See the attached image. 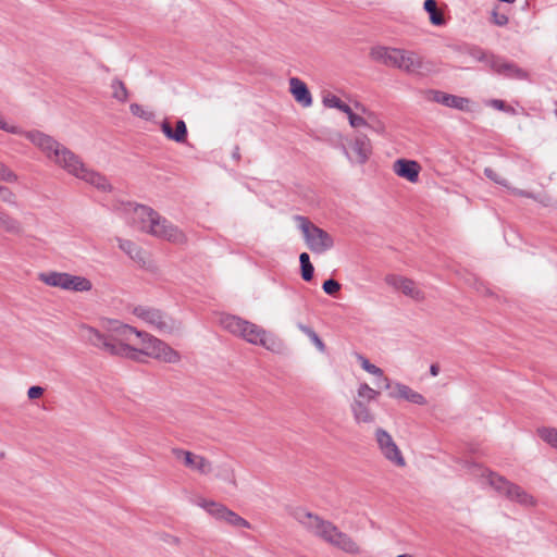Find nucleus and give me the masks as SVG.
<instances>
[{"label": "nucleus", "mask_w": 557, "mask_h": 557, "mask_svg": "<svg viewBox=\"0 0 557 557\" xmlns=\"http://www.w3.org/2000/svg\"><path fill=\"white\" fill-rule=\"evenodd\" d=\"M161 131L171 140L176 143H185L187 139V127L183 120L176 122L175 131H173L171 124L168 121L161 123Z\"/></svg>", "instance_id": "4be33fe9"}, {"label": "nucleus", "mask_w": 557, "mask_h": 557, "mask_svg": "<svg viewBox=\"0 0 557 557\" xmlns=\"http://www.w3.org/2000/svg\"><path fill=\"white\" fill-rule=\"evenodd\" d=\"M389 397L406 399V400H408L412 404H417V405L426 404V400L422 394L414 392L409 386H407L403 383L394 384V389L389 393Z\"/></svg>", "instance_id": "aec40b11"}, {"label": "nucleus", "mask_w": 557, "mask_h": 557, "mask_svg": "<svg viewBox=\"0 0 557 557\" xmlns=\"http://www.w3.org/2000/svg\"><path fill=\"white\" fill-rule=\"evenodd\" d=\"M289 90L298 103L304 107H310L312 104V97L307 85L298 77H292L289 79Z\"/></svg>", "instance_id": "a211bd4d"}, {"label": "nucleus", "mask_w": 557, "mask_h": 557, "mask_svg": "<svg viewBox=\"0 0 557 557\" xmlns=\"http://www.w3.org/2000/svg\"><path fill=\"white\" fill-rule=\"evenodd\" d=\"M299 262H300V265L311 263V262H310V257H309V255H308L307 252H302V253H300V256H299Z\"/></svg>", "instance_id": "de8ad7c7"}, {"label": "nucleus", "mask_w": 557, "mask_h": 557, "mask_svg": "<svg viewBox=\"0 0 557 557\" xmlns=\"http://www.w3.org/2000/svg\"><path fill=\"white\" fill-rule=\"evenodd\" d=\"M323 103H324L325 107L336 108V109H338L339 111H342V112H344L346 114L350 113V110H351V108L348 104L343 102L335 95H327V96L323 97Z\"/></svg>", "instance_id": "72a5a7b5"}, {"label": "nucleus", "mask_w": 557, "mask_h": 557, "mask_svg": "<svg viewBox=\"0 0 557 557\" xmlns=\"http://www.w3.org/2000/svg\"><path fill=\"white\" fill-rule=\"evenodd\" d=\"M295 219L298 222V227L304 235L308 248L313 253H323L333 248L334 240L326 231L314 225L302 215H296Z\"/></svg>", "instance_id": "423d86ee"}, {"label": "nucleus", "mask_w": 557, "mask_h": 557, "mask_svg": "<svg viewBox=\"0 0 557 557\" xmlns=\"http://www.w3.org/2000/svg\"><path fill=\"white\" fill-rule=\"evenodd\" d=\"M398 48L377 46L371 49V58L385 66L394 67L397 61Z\"/></svg>", "instance_id": "412c9836"}, {"label": "nucleus", "mask_w": 557, "mask_h": 557, "mask_svg": "<svg viewBox=\"0 0 557 557\" xmlns=\"http://www.w3.org/2000/svg\"><path fill=\"white\" fill-rule=\"evenodd\" d=\"M374 435L384 458L397 467H405L406 460L392 435L382 428H377Z\"/></svg>", "instance_id": "9d476101"}, {"label": "nucleus", "mask_w": 557, "mask_h": 557, "mask_svg": "<svg viewBox=\"0 0 557 557\" xmlns=\"http://www.w3.org/2000/svg\"><path fill=\"white\" fill-rule=\"evenodd\" d=\"M394 69L410 75H426L433 71V63L413 50L398 48Z\"/></svg>", "instance_id": "6e6552de"}, {"label": "nucleus", "mask_w": 557, "mask_h": 557, "mask_svg": "<svg viewBox=\"0 0 557 557\" xmlns=\"http://www.w3.org/2000/svg\"><path fill=\"white\" fill-rule=\"evenodd\" d=\"M38 278L48 286L59 287L64 290L70 289V273L55 271L42 272L39 273Z\"/></svg>", "instance_id": "6ab92c4d"}, {"label": "nucleus", "mask_w": 557, "mask_h": 557, "mask_svg": "<svg viewBox=\"0 0 557 557\" xmlns=\"http://www.w3.org/2000/svg\"><path fill=\"white\" fill-rule=\"evenodd\" d=\"M119 248L123 250L129 258L136 261H144V252L141 248L134 242L123 238H117Z\"/></svg>", "instance_id": "393cba45"}, {"label": "nucleus", "mask_w": 557, "mask_h": 557, "mask_svg": "<svg viewBox=\"0 0 557 557\" xmlns=\"http://www.w3.org/2000/svg\"><path fill=\"white\" fill-rule=\"evenodd\" d=\"M356 108H357L358 110H360L361 112H363V113H366V112H367V110H366V108H364L363 106L357 104V106H356Z\"/></svg>", "instance_id": "603ef678"}, {"label": "nucleus", "mask_w": 557, "mask_h": 557, "mask_svg": "<svg viewBox=\"0 0 557 557\" xmlns=\"http://www.w3.org/2000/svg\"><path fill=\"white\" fill-rule=\"evenodd\" d=\"M351 153L344 148V152L351 162L364 164L372 154L370 139L364 134H357L350 144Z\"/></svg>", "instance_id": "f8f14e48"}, {"label": "nucleus", "mask_w": 557, "mask_h": 557, "mask_svg": "<svg viewBox=\"0 0 557 557\" xmlns=\"http://www.w3.org/2000/svg\"><path fill=\"white\" fill-rule=\"evenodd\" d=\"M484 174L487 178H490L491 181H493L494 183L498 184V185H502L504 187H508V182L506 178L502 177L498 173H496V171H494L493 169L491 168H485L484 169Z\"/></svg>", "instance_id": "4c0bfd02"}, {"label": "nucleus", "mask_w": 557, "mask_h": 557, "mask_svg": "<svg viewBox=\"0 0 557 557\" xmlns=\"http://www.w3.org/2000/svg\"><path fill=\"white\" fill-rule=\"evenodd\" d=\"M197 505L203 508L210 516L222 521L227 512V507L213 500L200 499Z\"/></svg>", "instance_id": "b1692460"}, {"label": "nucleus", "mask_w": 557, "mask_h": 557, "mask_svg": "<svg viewBox=\"0 0 557 557\" xmlns=\"http://www.w3.org/2000/svg\"><path fill=\"white\" fill-rule=\"evenodd\" d=\"M147 234L175 245H183L187 242L185 233L159 213L150 221Z\"/></svg>", "instance_id": "1a4fd4ad"}, {"label": "nucleus", "mask_w": 557, "mask_h": 557, "mask_svg": "<svg viewBox=\"0 0 557 557\" xmlns=\"http://www.w3.org/2000/svg\"><path fill=\"white\" fill-rule=\"evenodd\" d=\"M220 323L230 333L244 338L252 345H260L271 351H275L280 347V343L273 334L239 317L232 314L223 315Z\"/></svg>", "instance_id": "39448f33"}, {"label": "nucleus", "mask_w": 557, "mask_h": 557, "mask_svg": "<svg viewBox=\"0 0 557 557\" xmlns=\"http://www.w3.org/2000/svg\"><path fill=\"white\" fill-rule=\"evenodd\" d=\"M430 373L432 376H436L440 373V367L436 363L431 364Z\"/></svg>", "instance_id": "09e8293b"}, {"label": "nucleus", "mask_w": 557, "mask_h": 557, "mask_svg": "<svg viewBox=\"0 0 557 557\" xmlns=\"http://www.w3.org/2000/svg\"><path fill=\"white\" fill-rule=\"evenodd\" d=\"M380 395L379 391L370 387L367 383H361L357 391V397L355 399H361L363 401L375 400Z\"/></svg>", "instance_id": "473e14b6"}, {"label": "nucleus", "mask_w": 557, "mask_h": 557, "mask_svg": "<svg viewBox=\"0 0 557 557\" xmlns=\"http://www.w3.org/2000/svg\"><path fill=\"white\" fill-rule=\"evenodd\" d=\"M129 110H131L133 115L138 116L140 119H144L146 121H149V120H151L153 117V113L152 112L146 111L144 109V107L138 104V103H132L129 106Z\"/></svg>", "instance_id": "c9c22d12"}, {"label": "nucleus", "mask_w": 557, "mask_h": 557, "mask_svg": "<svg viewBox=\"0 0 557 557\" xmlns=\"http://www.w3.org/2000/svg\"><path fill=\"white\" fill-rule=\"evenodd\" d=\"M537 433L544 442L557 449V429L542 428L537 430Z\"/></svg>", "instance_id": "f704fd0d"}, {"label": "nucleus", "mask_w": 557, "mask_h": 557, "mask_svg": "<svg viewBox=\"0 0 557 557\" xmlns=\"http://www.w3.org/2000/svg\"><path fill=\"white\" fill-rule=\"evenodd\" d=\"M555 115H556V117H557V109L555 110Z\"/></svg>", "instance_id": "5fc2aeb1"}, {"label": "nucleus", "mask_w": 557, "mask_h": 557, "mask_svg": "<svg viewBox=\"0 0 557 557\" xmlns=\"http://www.w3.org/2000/svg\"><path fill=\"white\" fill-rule=\"evenodd\" d=\"M361 368L367 371L370 374H373L375 376H382V369L376 367L375 364L371 363L367 358L363 356H359Z\"/></svg>", "instance_id": "e433bc0d"}, {"label": "nucleus", "mask_w": 557, "mask_h": 557, "mask_svg": "<svg viewBox=\"0 0 557 557\" xmlns=\"http://www.w3.org/2000/svg\"><path fill=\"white\" fill-rule=\"evenodd\" d=\"M133 314L153 326L162 334H172L181 329V323L156 308L137 306Z\"/></svg>", "instance_id": "0eeeda50"}, {"label": "nucleus", "mask_w": 557, "mask_h": 557, "mask_svg": "<svg viewBox=\"0 0 557 557\" xmlns=\"http://www.w3.org/2000/svg\"><path fill=\"white\" fill-rule=\"evenodd\" d=\"M423 8L429 13L430 22L433 25L442 26L445 24V18L442 12L438 11L435 0H425Z\"/></svg>", "instance_id": "bb28decb"}, {"label": "nucleus", "mask_w": 557, "mask_h": 557, "mask_svg": "<svg viewBox=\"0 0 557 557\" xmlns=\"http://www.w3.org/2000/svg\"><path fill=\"white\" fill-rule=\"evenodd\" d=\"M512 193L519 196L530 197V194L519 189H512Z\"/></svg>", "instance_id": "3c124183"}, {"label": "nucleus", "mask_w": 557, "mask_h": 557, "mask_svg": "<svg viewBox=\"0 0 557 557\" xmlns=\"http://www.w3.org/2000/svg\"><path fill=\"white\" fill-rule=\"evenodd\" d=\"M493 22L498 26H505L508 23V16L503 13L493 12Z\"/></svg>", "instance_id": "37998d69"}, {"label": "nucleus", "mask_w": 557, "mask_h": 557, "mask_svg": "<svg viewBox=\"0 0 557 557\" xmlns=\"http://www.w3.org/2000/svg\"><path fill=\"white\" fill-rule=\"evenodd\" d=\"M0 131L24 136L34 146L40 149L48 160L62 168L69 174L86 182L100 191L106 193L111 190L112 186L104 175L88 169L77 154L50 135L37 129L23 131L20 126L8 122L2 114H0Z\"/></svg>", "instance_id": "f03ea898"}, {"label": "nucleus", "mask_w": 557, "mask_h": 557, "mask_svg": "<svg viewBox=\"0 0 557 557\" xmlns=\"http://www.w3.org/2000/svg\"><path fill=\"white\" fill-rule=\"evenodd\" d=\"M125 211L128 214V222L136 227L137 230L147 233L150 221L157 216V211L152 208L138 205V203H127L125 207Z\"/></svg>", "instance_id": "9b49d317"}, {"label": "nucleus", "mask_w": 557, "mask_h": 557, "mask_svg": "<svg viewBox=\"0 0 557 557\" xmlns=\"http://www.w3.org/2000/svg\"><path fill=\"white\" fill-rule=\"evenodd\" d=\"M0 227L11 234H20L22 232L21 223L3 210H0Z\"/></svg>", "instance_id": "a878e982"}, {"label": "nucleus", "mask_w": 557, "mask_h": 557, "mask_svg": "<svg viewBox=\"0 0 557 557\" xmlns=\"http://www.w3.org/2000/svg\"><path fill=\"white\" fill-rule=\"evenodd\" d=\"M299 330L306 334L310 341L312 342V344L317 347V349L321 352H324L326 347H325V344L323 343V341L320 338V336L317 334V332L311 329L310 326H307L305 324H299L298 325Z\"/></svg>", "instance_id": "2f4dec72"}, {"label": "nucleus", "mask_w": 557, "mask_h": 557, "mask_svg": "<svg viewBox=\"0 0 557 557\" xmlns=\"http://www.w3.org/2000/svg\"><path fill=\"white\" fill-rule=\"evenodd\" d=\"M491 70L507 78L519 81L528 78V73L523 69L499 55H495V58L491 59Z\"/></svg>", "instance_id": "4468645a"}, {"label": "nucleus", "mask_w": 557, "mask_h": 557, "mask_svg": "<svg viewBox=\"0 0 557 557\" xmlns=\"http://www.w3.org/2000/svg\"><path fill=\"white\" fill-rule=\"evenodd\" d=\"M430 100L443 104L447 108L466 111L469 108L470 100L465 97L450 95L441 90H430Z\"/></svg>", "instance_id": "dca6fc26"}, {"label": "nucleus", "mask_w": 557, "mask_h": 557, "mask_svg": "<svg viewBox=\"0 0 557 557\" xmlns=\"http://www.w3.org/2000/svg\"><path fill=\"white\" fill-rule=\"evenodd\" d=\"M232 157L235 160H239L240 159V152H239V147L238 146H235V148L233 150V153H232Z\"/></svg>", "instance_id": "8fccbe9b"}, {"label": "nucleus", "mask_w": 557, "mask_h": 557, "mask_svg": "<svg viewBox=\"0 0 557 557\" xmlns=\"http://www.w3.org/2000/svg\"><path fill=\"white\" fill-rule=\"evenodd\" d=\"M350 407L357 423H372L374 421V414L370 411L368 401L354 399Z\"/></svg>", "instance_id": "5701e85b"}, {"label": "nucleus", "mask_w": 557, "mask_h": 557, "mask_svg": "<svg viewBox=\"0 0 557 557\" xmlns=\"http://www.w3.org/2000/svg\"><path fill=\"white\" fill-rule=\"evenodd\" d=\"M468 54L473 60H475L478 62H483L490 69H491V59L495 58V55H496V54H494L492 52H487V51H485L482 48L476 47V46L469 48Z\"/></svg>", "instance_id": "cd10ccee"}, {"label": "nucleus", "mask_w": 557, "mask_h": 557, "mask_svg": "<svg viewBox=\"0 0 557 557\" xmlns=\"http://www.w3.org/2000/svg\"><path fill=\"white\" fill-rule=\"evenodd\" d=\"M112 97L120 102H125L128 98V90L124 83L119 78H113L111 83Z\"/></svg>", "instance_id": "c756f323"}, {"label": "nucleus", "mask_w": 557, "mask_h": 557, "mask_svg": "<svg viewBox=\"0 0 557 557\" xmlns=\"http://www.w3.org/2000/svg\"><path fill=\"white\" fill-rule=\"evenodd\" d=\"M106 329L107 334H103L84 324L79 329L81 337L111 356L137 359L141 354L168 363H176L181 360L176 350L147 332L138 331L117 320L108 321Z\"/></svg>", "instance_id": "f257e3e1"}, {"label": "nucleus", "mask_w": 557, "mask_h": 557, "mask_svg": "<svg viewBox=\"0 0 557 557\" xmlns=\"http://www.w3.org/2000/svg\"><path fill=\"white\" fill-rule=\"evenodd\" d=\"M91 288H92V284L88 278H86L84 276L71 274L69 290L89 292Z\"/></svg>", "instance_id": "c85d7f7f"}, {"label": "nucleus", "mask_w": 557, "mask_h": 557, "mask_svg": "<svg viewBox=\"0 0 557 557\" xmlns=\"http://www.w3.org/2000/svg\"><path fill=\"white\" fill-rule=\"evenodd\" d=\"M347 116H348L350 125L355 128L361 127V126L370 127L367 120L358 114H355L352 112V110H350V113H348Z\"/></svg>", "instance_id": "ea45409f"}, {"label": "nucleus", "mask_w": 557, "mask_h": 557, "mask_svg": "<svg viewBox=\"0 0 557 557\" xmlns=\"http://www.w3.org/2000/svg\"><path fill=\"white\" fill-rule=\"evenodd\" d=\"M386 283L394 287L395 289L400 290L404 295L414 299L421 300L423 299V293L418 288L416 283L407 277H403L399 275H388L385 278Z\"/></svg>", "instance_id": "2eb2a0df"}, {"label": "nucleus", "mask_w": 557, "mask_h": 557, "mask_svg": "<svg viewBox=\"0 0 557 557\" xmlns=\"http://www.w3.org/2000/svg\"><path fill=\"white\" fill-rule=\"evenodd\" d=\"M393 169L398 176L406 178L410 183H417L421 166L417 161L398 159L394 162Z\"/></svg>", "instance_id": "f3484780"}, {"label": "nucleus", "mask_w": 557, "mask_h": 557, "mask_svg": "<svg viewBox=\"0 0 557 557\" xmlns=\"http://www.w3.org/2000/svg\"><path fill=\"white\" fill-rule=\"evenodd\" d=\"M396 557H413V556H411L410 554H400V555H397Z\"/></svg>", "instance_id": "864d4df0"}, {"label": "nucleus", "mask_w": 557, "mask_h": 557, "mask_svg": "<svg viewBox=\"0 0 557 557\" xmlns=\"http://www.w3.org/2000/svg\"><path fill=\"white\" fill-rule=\"evenodd\" d=\"M377 377V383L376 385L380 387V388H385V389H389L392 387V384H391V381L388 377H386L384 375V372L382 371V376H376Z\"/></svg>", "instance_id": "a18cd8bd"}, {"label": "nucleus", "mask_w": 557, "mask_h": 557, "mask_svg": "<svg viewBox=\"0 0 557 557\" xmlns=\"http://www.w3.org/2000/svg\"><path fill=\"white\" fill-rule=\"evenodd\" d=\"M468 471L473 476L486 479V482L500 495H504L511 502H516L523 507H533L536 505L535 498L521 486L508 481L506 478L490 471L473 462H466Z\"/></svg>", "instance_id": "20e7f679"}, {"label": "nucleus", "mask_w": 557, "mask_h": 557, "mask_svg": "<svg viewBox=\"0 0 557 557\" xmlns=\"http://www.w3.org/2000/svg\"><path fill=\"white\" fill-rule=\"evenodd\" d=\"M322 289L327 295H334L341 289V284L333 278H329L324 281Z\"/></svg>", "instance_id": "58836bf2"}, {"label": "nucleus", "mask_w": 557, "mask_h": 557, "mask_svg": "<svg viewBox=\"0 0 557 557\" xmlns=\"http://www.w3.org/2000/svg\"><path fill=\"white\" fill-rule=\"evenodd\" d=\"M227 524L236 528H245L250 529L251 524L246 519L242 518L239 515H237L235 511L227 509L226 515L224 516L223 520Z\"/></svg>", "instance_id": "7c9ffc66"}, {"label": "nucleus", "mask_w": 557, "mask_h": 557, "mask_svg": "<svg viewBox=\"0 0 557 557\" xmlns=\"http://www.w3.org/2000/svg\"><path fill=\"white\" fill-rule=\"evenodd\" d=\"M491 106L497 110L505 111L506 110V103L503 100L494 99L491 101Z\"/></svg>", "instance_id": "49530a36"}, {"label": "nucleus", "mask_w": 557, "mask_h": 557, "mask_svg": "<svg viewBox=\"0 0 557 557\" xmlns=\"http://www.w3.org/2000/svg\"><path fill=\"white\" fill-rule=\"evenodd\" d=\"M44 388L41 386H32L27 391V396L29 399H36L42 396Z\"/></svg>", "instance_id": "79ce46f5"}, {"label": "nucleus", "mask_w": 557, "mask_h": 557, "mask_svg": "<svg viewBox=\"0 0 557 557\" xmlns=\"http://www.w3.org/2000/svg\"><path fill=\"white\" fill-rule=\"evenodd\" d=\"M301 268V277L304 281L309 282L313 277L314 268L312 263L300 265Z\"/></svg>", "instance_id": "a19ab883"}, {"label": "nucleus", "mask_w": 557, "mask_h": 557, "mask_svg": "<svg viewBox=\"0 0 557 557\" xmlns=\"http://www.w3.org/2000/svg\"><path fill=\"white\" fill-rule=\"evenodd\" d=\"M220 478L233 485H235V476L234 472L231 469H224L223 472L220 474Z\"/></svg>", "instance_id": "c03bdc74"}, {"label": "nucleus", "mask_w": 557, "mask_h": 557, "mask_svg": "<svg viewBox=\"0 0 557 557\" xmlns=\"http://www.w3.org/2000/svg\"><path fill=\"white\" fill-rule=\"evenodd\" d=\"M293 518L310 534L346 554L358 555L361 547L347 533L342 532L333 522L323 519L306 508L297 507L292 511Z\"/></svg>", "instance_id": "7ed1b4c3"}, {"label": "nucleus", "mask_w": 557, "mask_h": 557, "mask_svg": "<svg viewBox=\"0 0 557 557\" xmlns=\"http://www.w3.org/2000/svg\"><path fill=\"white\" fill-rule=\"evenodd\" d=\"M172 454L176 459L182 460L185 467L200 474H208L212 470L211 462L200 455L182 448H173Z\"/></svg>", "instance_id": "ddd939ff"}]
</instances>
